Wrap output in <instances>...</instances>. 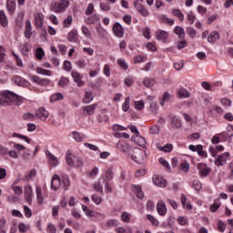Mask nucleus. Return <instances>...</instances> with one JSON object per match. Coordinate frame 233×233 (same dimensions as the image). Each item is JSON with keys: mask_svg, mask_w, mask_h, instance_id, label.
I'll list each match as a JSON object with an SVG mask.
<instances>
[{"mask_svg": "<svg viewBox=\"0 0 233 233\" xmlns=\"http://www.w3.org/2000/svg\"><path fill=\"white\" fill-rule=\"evenodd\" d=\"M12 103L21 105L23 98L12 91H5L2 93V96H0V106H8V105H12Z\"/></svg>", "mask_w": 233, "mask_h": 233, "instance_id": "f257e3e1", "label": "nucleus"}, {"mask_svg": "<svg viewBox=\"0 0 233 233\" xmlns=\"http://www.w3.org/2000/svg\"><path fill=\"white\" fill-rule=\"evenodd\" d=\"M70 6V0H56L50 5V11L55 14H63Z\"/></svg>", "mask_w": 233, "mask_h": 233, "instance_id": "f03ea898", "label": "nucleus"}, {"mask_svg": "<svg viewBox=\"0 0 233 233\" xmlns=\"http://www.w3.org/2000/svg\"><path fill=\"white\" fill-rule=\"evenodd\" d=\"M66 163L69 167H76L79 168L83 165V160L76 157V155L72 154V151L68 150L66 155Z\"/></svg>", "mask_w": 233, "mask_h": 233, "instance_id": "7ed1b4c3", "label": "nucleus"}, {"mask_svg": "<svg viewBox=\"0 0 233 233\" xmlns=\"http://www.w3.org/2000/svg\"><path fill=\"white\" fill-rule=\"evenodd\" d=\"M13 150H10L7 152L10 157H13L14 159H17L19 157L18 152H21L23 150H26V147L23 145L14 143Z\"/></svg>", "mask_w": 233, "mask_h": 233, "instance_id": "20e7f679", "label": "nucleus"}, {"mask_svg": "<svg viewBox=\"0 0 233 233\" xmlns=\"http://www.w3.org/2000/svg\"><path fill=\"white\" fill-rule=\"evenodd\" d=\"M197 168L198 169V173L201 176V177H207V176H208V174H210L212 170L205 163H198Z\"/></svg>", "mask_w": 233, "mask_h": 233, "instance_id": "39448f33", "label": "nucleus"}, {"mask_svg": "<svg viewBox=\"0 0 233 233\" xmlns=\"http://www.w3.org/2000/svg\"><path fill=\"white\" fill-rule=\"evenodd\" d=\"M228 159H230V154L228 152L223 153L217 157L215 165L217 167H223V165H227Z\"/></svg>", "mask_w": 233, "mask_h": 233, "instance_id": "423d86ee", "label": "nucleus"}, {"mask_svg": "<svg viewBox=\"0 0 233 233\" xmlns=\"http://www.w3.org/2000/svg\"><path fill=\"white\" fill-rule=\"evenodd\" d=\"M113 34L116 35V37H123L125 35V28H123V25L119 24V22H116L113 25Z\"/></svg>", "mask_w": 233, "mask_h": 233, "instance_id": "0eeeda50", "label": "nucleus"}, {"mask_svg": "<svg viewBox=\"0 0 233 233\" xmlns=\"http://www.w3.org/2000/svg\"><path fill=\"white\" fill-rule=\"evenodd\" d=\"M31 81L33 83H36L39 86H48L50 85V79L48 78H41L37 76H31Z\"/></svg>", "mask_w": 233, "mask_h": 233, "instance_id": "6e6552de", "label": "nucleus"}, {"mask_svg": "<svg viewBox=\"0 0 233 233\" xmlns=\"http://www.w3.org/2000/svg\"><path fill=\"white\" fill-rule=\"evenodd\" d=\"M71 76L73 77L75 83H76L77 86H85V81H83V76L79 74L76 70H73L71 72Z\"/></svg>", "mask_w": 233, "mask_h": 233, "instance_id": "1a4fd4ad", "label": "nucleus"}, {"mask_svg": "<svg viewBox=\"0 0 233 233\" xmlns=\"http://www.w3.org/2000/svg\"><path fill=\"white\" fill-rule=\"evenodd\" d=\"M133 5H134V7L136 8L137 12H138V14H140V15H142L143 17H148V9L145 5H143L137 2H134Z\"/></svg>", "mask_w": 233, "mask_h": 233, "instance_id": "9d476101", "label": "nucleus"}, {"mask_svg": "<svg viewBox=\"0 0 233 233\" xmlns=\"http://www.w3.org/2000/svg\"><path fill=\"white\" fill-rule=\"evenodd\" d=\"M35 17V26L37 30L43 28V23H45V15L42 13H36L34 15Z\"/></svg>", "mask_w": 233, "mask_h": 233, "instance_id": "9b49d317", "label": "nucleus"}, {"mask_svg": "<svg viewBox=\"0 0 233 233\" xmlns=\"http://www.w3.org/2000/svg\"><path fill=\"white\" fill-rule=\"evenodd\" d=\"M145 151L141 149H137L133 152V154H131V159H133V161H136V163H141V161H143Z\"/></svg>", "mask_w": 233, "mask_h": 233, "instance_id": "f8f14e48", "label": "nucleus"}, {"mask_svg": "<svg viewBox=\"0 0 233 233\" xmlns=\"http://www.w3.org/2000/svg\"><path fill=\"white\" fill-rule=\"evenodd\" d=\"M153 183L157 187H160L161 188H165V187H167V180H165V178L157 175L153 176Z\"/></svg>", "mask_w": 233, "mask_h": 233, "instance_id": "ddd939ff", "label": "nucleus"}, {"mask_svg": "<svg viewBox=\"0 0 233 233\" xmlns=\"http://www.w3.org/2000/svg\"><path fill=\"white\" fill-rule=\"evenodd\" d=\"M60 187H61V177H59V175H54L51 179V188L53 190H58Z\"/></svg>", "mask_w": 233, "mask_h": 233, "instance_id": "4468645a", "label": "nucleus"}, {"mask_svg": "<svg viewBox=\"0 0 233 233\" xmlns=\"http://www.w3.org/2000/svg\"><path fill=\"white\" fill-rule=\"evenodd\" d=\"M131 188L138 199H143V198H145V193L143 192V188L140 185H132Z\"/></svg>", "mask_w": 233, "mask_h": 233, "instance_id": "2eb2a0df", "label": "nucleus"}, {"mask_svg": "<svg viewBox=\"0 0 233 233\" xmlns=\"http://www.w3.org/2000/svg\"><path fill=\"white\" fill-rule=\"evenodd\" d=\"M96 108H97V103L86 106L83 111L84 116H93L94 112H96Z\"/></svg>", "mask_w": 233, "mask_h": 233, "instance_id": "dca6fc26", "label": "nucleus"}, {"mask_svg": "<svg viewBox=\"0 0 233 233\" xmlns=\"http://www.w3.org/2000/svg\"><path fill=\"white\" fill-rule=\"evenodd\" d=\"M35 116L41 121H46V119L48 118V111L41 107L36 111Z\"/></svg>", "mask_w": 233, "mask_h": 233, "instance_id": "f3484780", "label": "nucleus"}, {"mask_svg": "<svg viewBox=\"0 0 233 233\" xmlns=\"http://www.w3.org/2000/svg\"><path fill=\"white\" fill-rule=\"evenodd\" d=\"M157 210L159 216H165L167 214V204L163 200H160L157 204Z\"/></svg>", "mask_w": 233, "mask_h": 233, "instance_id": "a211bd4d", "label": "nucleus"}, {"mask_svg": "<svg viewBox=\"0 0 233 233\" xmlns=\"http://www.w3.org/2000/svg\"><path fill=\"white\" fill-rule=\"evenodd\" d=\"M24 194L27 203H32V186L26 185L24 187Z\"/></svg>", "mask_w": 233, "mask_h": 233, "instance_id": "6ab92c4d", "label": "nucleus"}, {"mask_svg": "<svg viewBox=\"0 0 233 233\" xmlns=\"http://www.w3.org/2000/svg\"><path fill=\"white\" fill-rule=\"evenodd\" d=\"M46 154V157L49 161V165L51 167H57V165H59V160L57 159V157H56V156H54L52 153H50V151H47Z\"/></svg>", "mask_w": 233, "mask_h": 233, "instance_id": "aec40b11", "label": "nucleus"}, {"mask_svg": "<svg viewBox=\"0 0 233 233\" xmlns=\"http://www.w3.org/2000/svg\"><path fill=\"white\" fill-rule=\"evenodd\" d=\"M32 22L30 20L25 21V37L30 39L32 37Z\"/></svg>", "mask_w": 233, "mask_h": 233, "instance_id": "412c9836", "label": "nucleus"}, {"mask_svg": "<svg viewBox=\"0 0 233 233\" xmlns=\"http://www.w3.org/2000/svg\"><path fill=\"white\" fill-rule=\"evenodd\" d=\"M156 36L158 41H163V43H165L168 38V33L164 30H158L156 32Z\"/></svg>", "mask_w": 233, "mask_h": 233, "instance_id": "4be33fe9", "label": "nucleus"}, {"mask_svg": "<svg viewBox=\"0 0 233 233\" xmlns=\"http://www.w3.org/2000/svg\"><path fill=\"white\" fill-rule=\"evenodd\" d=\"M77 29H72L68 34H67V40L70 43H76L77 42Z\"/></svg>", "mask_w": 233, "mask_h": 233, "instance_id": "5701e85b", "label": "nucleus"}, {"mask_svg": "<svg viewBox=\"0 0 233 233\" xmlns=\"http://www.w3.org/2000/svg\"><path fill=\"white\" fill-rule=\"evenodd\" d=\"M169 117L171 118V125L173 128H181V120L177 118V116H176L175 115H170Z\"/></svg>", "mask_w": 233, "mask_h": 233, "instance_id": "b1692460", "label": "nucleus"}, {"mask_svg": "<svg viewBox=\"0 0 233 233\" xmlns=\"http://www.w3.org/2000/svg\"><path fill=\"white\" fill-rule=\"evenodd\" d=\"M6 8H7L8 14L12 15L14 12H15V8H16L15 0H7Z\"/></svg>", "mask_w": 233, "mask_h": 233, "instance_id": "393cba45", "label": "nucleus"}, {"mask_svg": "<svg viewBox=\"0 0 233 233\" xmlns=\"http://www.w3.org/2000/svg\"><path fill=\"white\" fill-rule=\"evenodd\" d=\"M0 24L4 28L8 26V17H6L4 10H0Z\"/></svg>", "mask_w": 233, "mask_h": 233, "instance_id": "a878e982", "label": "nucleus"}, {"mask_svg": "<svg viewBox=\"0 0 233 233\" xmlns=\"http://www.w3.org/2000/svg\"><path fill=\"white\" fill-rule=\"evenodd\" d=\"M220 199L221 198H218L214 200V203L209 208L210 212H218V209L221 207Z\"/></svg>", "mask_w": 233, "mask_h": 233, "instance_id": "bb28decb", "label": "nucleus"}, {"mask_svg": "<svg viewBox=\"0 0 233 233\" xmlns=\"http://www.w3.org/2000/svg\"><path fill=\"white\" fill-rule=\"evenodd\" d=\"M87 218H91V219H105V215L99 212L92 211L89 213Z\"/></svg>", "mask_w": 233, "mask_h": 233, "instance_id": "cd10ccee", "label": "nucleus"}, {"mask_svg": "<svg viewBox=\"0 0 233 233\" xmlns=\"http://www.w3.org/2000/svg\"><path fill=\"white\" fill-rule=\"evenodd\" d=\"M35 190H36L37 203H39V205H43V201H45V198H43V191L41 190V187L37 186Z\"/></svg>", "mask_w": 233, "mask_h": 233, "instance_id": "c85d7f7f", "label": "nucleus"}, {"mask_svg": "<svg viewBox=\"0 0 233 233\" xmlns=\"http://www.w3.org/2000/svg\"><path fill=\"white\" fill-rule=\"evenodd\" d=\"M13 81L15 85H18V86H25V85H26V80L19 76H14Z\"/></svg>", "mask_w": 233, "mask_h": 233, "instance_id": "c756f323", "label": "nucleus"}, {"mask_svg": "<svg viewBox=\"0 0 233 233\" xmlns=\"http://www.w3.org/2000/svg\"><path fill=\"white\" fill-rule=\"evenodd\" d=\"M72 23H74V17H72L71 15H68L63 22L64 28H70V26H72Z\"/></svg>", "mask_w": 233, "mask_h": 233, "instance_id": "7c9ffc66", "label": "nucleus"}, {"mask_svg": "<svg viewBox=\"0 0 233 233\" xmlns=\"http://www.w3.org/2000/svg\"><path fill=\"white\" fill-rule=\"evenodd\" d=\"M218 39H219V33H218V31L211 33L208 36V43H216V41H218Z\"/></svg>", "mask_w": 233, "mask_h": 233, "instance_id": "2f4dec72", "label": "nucleus"}, {"mask_svg": "<svg viewBox=\"0 0 233 233\" xmlns=\"http://www.w3.org/2000/svg\"><path fill=\"white\" fill-rule=\"evenodd\" d=\"M174 32L180 39H185V29L181 26H176Z\"/></svg>", "mask_w": 233, "mask_h": 233, "instance_id": "473e14b6", "label": "nucleus"}, {"mask_svg": "<svg viewBox=\"0 0 233 233\" xmlns=\"http://www.w3.org/2000/svg\"><path fill=\"white\" fill-rule=\"evenodd\" d=\"M63 99H65V96H63V94L56 93L51 96L50 101L51 103H56V101H63Z\"/></svg>", "mask_w": 233, "mask_h": 233, "instance_id": "72a5a7b5", "label": "nucleus"}, {"mask_svg": "<svg viewBox=\"0 0 233 233\" xmlns=\"http://www.w3.org/2000/svg\"><path fill=\"white\" fill-rule=\"evenodd\" d=\"M157 148L162 152H172L174 146H172V144H166L164 147L157 146Z\"/></svg>", "mask_w": 233, "mask_h": 233, "instance_id": "f704fd0d", "label": "nucleus"}, {"mask_svg": "<svg viewBox=\"0 0 233 233\" xmlns=\"http://www.w3.org/2000/svg\"><path fill=\"white\" fill-rule=\"evenodd\" d=\"M173 15H176L179 19V21L183 22L185 21V15L181 12L179 9H173L172 10Z\"/></svg>", "mask_w": 233, "mask_h": 233, "instance_id": "c9c22d12", "label": "nucleus"}, {"mask_svg": "<svg viewBox=\"0 0 233 233\" xmlns=\"http://www.w3.org/2000/svg\"><path fill=\"white\" fill-rule=\"evenodd\" d=\"M94 99V95H92V92L86 91L85 93V96L83 98L84 103L88 104Z\"/></svg>", "mask_w": 233, "mask_h": 233, "instance_id": "e433bc0d", "label": "nucleus"}, {"mask_svg": "<svg viewBox=\"0 0 233 233\" xmlns=\"http://www.w3.org/2000/svg\"><path fill=\"white\" fill-rule=\"evenodd\" d=\"M36 73L40 74L41 76H52V71L48 69H44L43 67H37L36 68Z\"/></svg>", "mask_w": 233, "mask_h": 233, "instance_id": "4c0bfd02", "label": "nucleus"}, {"mask_svg": "<svg viewBox=\"0 0 233 233\" xmlns=\"http://www.w3.org/2000/svg\"><path fill=\"white\" fill-rule=\"evenodd\" d=\"M16 182H14L12 185V190L16 194L17 196L23 195V187L19 186H15Z\"/></svg>", "mask_w": 233, "mask_h": 233, "instance_id": "58836bf2", "label": "nucleus"}, {"mask_svg": "<svg viewBox=\"0 0 233 233\" xmlns=\"http://www.w3.org/2000/svg\"><path fill=\"white\" fill-rule=\"evenodd\" d=\"M93 188L96 192H99L102 195L104 194L103 186L101 185V182H95L93 184Z\"/></svg>", "mask_w": 233, "mask_h": 233, "instance_id": "ea45409f", "label": "nucleus"}, {"mask_svg": "<svg viewBox=\"0 0 233 233\" xmlns=\"http://www.w3.org/2000/svg\"><path fill=\"white\" fill-rule=\"evenodd\" d=\"M70 83V80L67 77L62 76L60 80L58 81V86H61L62 88H65L66 85Z\"/></svg>", "mask_w": 233, "mask_h": 233, "instance_id": "a19ab883", "label": "nucleus"}, {"mask_svg": "<svg viewBox=\"0 0 233 233\" xmlns=\"http://www.w3.org/2000/svg\"><path fill=\"white\" fill-rule=\"evenodd\" d=\"M135 140L137 145H139V147H145V145H147V140L145 139V137H142L139 135H137Z\"/></svg>", "mask_w": 233, "mask_h": 233, "instance_id": "79ce46f5", "label": "nucleus"}, {"mask_svg": "<svg viewBox=\"0 0 233 233\" xmlns=\"http://www.w3.org/2000/svg\"><path fill=\"white\" fill-rule=\"evenodd\" d=\"M117 65L122 68L123 70H128V64H127V61L123 58H119L117 60Z\"/></svg>", "mask_w": 233, "mask_h": 233, "instance_id": "37998d69", "label": "nucleus"}, {"mask_svg": "<svg viewBox=\"0 0 233 233\" xmlns=\"http://www.w3.org/2000/svg\"><path fill=\"white\" fill-rule=\"evenodd\" d=\"M130 108V96L126 97L125 102L122 105V109L124 112H128Z\"/></svg>", "mask_w": 233, "mask_h": 233, "instance_id": "c03bdc74", "label": "nucleus"}, {"mask_svg": "<svg viewBox=\"0 0 233 233\" xmlns=\"http://www.w3.org/2000/svg\"><path fill=\"white\" fill-rule=\"evenodd\" d=\"M154 79L152 78H145L144 81H143V85L144 86H147V88H151V86H154Z\"/></svg>", "mask_w": 233, "mask_h": 233, "instance_id": "a18cd8bd", "label": "nucleus"}, {"mask_svg": "<svg viewBox=\"0 0 233 233\" xmlns=\"http://www.w3.org/2000/svg\"><path fill=\"white\" fill-rule=\"evenodd\" d=\"M117 148L120 152H128V144L121 142L117 144Z\"/></svg>", "mask_w": 233, "mask_h": 233, "instance_id": "49530a36", "label": "nucleus"}, {"mask_svg": "<svg viewBox=\"0 0 233 233\" xmlns=\"http://www.w3.org/2000/svg\"><path fill=\"white\" fill-rule=\"evenodd\" d=\"M177 94L179 97H190V93H188V91L185 88L178 89Z\"/></svg>", "mask_w": 233, "mask_h": 233, "instance_id": "de8ad7c7", "label": "nucleus"}, {"mask_svg": "<svg viewBox=\"0 0 233 233\" xmlns=\"http://www.w3.org/2000/svg\"><path fill=\"white\" fill-rule=\"evenodd\" d=\"M198 156H201V157H207L208 155H207V152H205L203 150V146L202 145H197V151Z\"/></svg>", "mask_w": 233, "mask_h": 233, "instance_id": "09e8293b", "label": "nucleus"}, {"mask_svg": "<svg viewBox=\"0 0 233 233\" xmlns=\"http://www.w3.org/2000/svg\"><path fill=\"white\" fill-rule=\"evenodd\" d=\"M44 56H45V50H43L41 47H38L35 51L36 59H38V61H41Z\"/></svg>", "mask_w": 233, "mask_h": 233, "instance_id": "8fccbe9b", "label": "nucleus"}, {"mask_svg": "<svg viewBox=\"0 0 233 233\" xmlns=\"http://www.w3.org/2000/svg\"><path fill=\"white\" fill-rule=\"evenodd\" d=\"M72 134H73V138L75 139V141L81 142V141H83V139H85V136H81L79 134V132H77V131H75Z\"/></svg>", "mask_w": 233, "mask_h": 233, "instance_id": "3c124183", "label": "nucleus"}, {"mask_svg": "<svg viewBox=\"0 0 233 233\" xmlns=\"http://www.w3.org/2000/svg\"><path fill=\"white\" fill-rule=\"evenodd\" d=\"M92 201H94V203L96 205H101V203L103 201V198L99 197V195H97V194H94L92 196Z\"/></svg>", "mask_w": 233, "mask_h": 233, "instance_id": "603ef678", "label": "nucleus"}, {"mask_svg": "<svg viewBox=\"0 0 233 233\" xmlns=\"http://www.w3.org/2000/svg\"><path fill=\"white\" fill-rule=\"evenodd\" d=\"M106 181H112L114 179V171H112V168H108L106 172Z\"/></svg>", "mask_w": 233, "mask_h": 233, "instance_id": "864d4df0", "label": "nucleus"}, {"mask_svg": "<svg viewBox=\"0 0 233 233\" xmlns=\"http://www.w3.org/2000/svg\"><path fill=\"white\" fill-rule=\"evenodd\" d=\"M130 213H127V212H123L122 215H121V219L122 221H124V223H128L130 221Z\"/></svg>", "mask_w": 233, "mask_h": 233, "instance_id": "5fc2aeb1", "label": "nucleus"}, {"mask_svg": "<svg viewBox=\"0 0 233 233\" xmlns=\"http://www.w3.org/2000/svg\"><path fill=\"white\" fill-rule=\"evenodd\" d=\"M100 9L103 12H110V10H111L110 4H108V3H100Z\"/></svg>", "mask_w": 233, "mask_h": 233, "instance_id": "6e6d98bb", "label": "nucleus"}, {"mask_svg": "<svg viewBox=\"0 0 233 233\" xmlns=\"http://www.w3.org/2000/svg\"><path fill=\"white\" fill-rule=\"evenodd\" d=\"M136 110H143L145 108V102L143 100L135 102Z\"/></svg>", "mask_w": 233, "mask_h": 233, "instance_id": "4d7b16f0", "label": "nucleus"}, {"mask_svg": "<svg viewBox=\"0 0 233 233\" xmlns=\"http://www.w3.org/2000/svg\"><path fill=\"white\" fill-rule=\"evenodd\" d=\"M35 176V169H32L27 175L25 176L24 181H30Z\"/></svg>", "mask_w": 233, "mask_h": 233, "instance_id": "13d9d810", "label": "nucleus"}, {"mask_svg": "<svg viewBox=\"0 0 233 233\" xmlns=\"http://www.w3.org/2000/svg\"><path fill=\"white\" fill-rule=\"evenodd\" d=\"M81 30H82V34H84L86 37H87L88 39L92 37V35L90 34V30L88 29V27L83 25Z\"/></svg>", "mask_w": 233, "mask_h": 233, "instance_id": "bf43d9fd", "label": "nucleus"}, {"mask_svg": "<svg viewBox=\"0 0 233 233\" xmlns=\"http://www.w3.org/2000/svg\"><path fill=\"white\" fill-rule=\"evenodd\" d=\"M193 188H195V190H198V191L203 188V187L201 186V182L198 179L193 180Z\"/></svg>", "mask_w": 233, "mask_h": 233, "instance_id": "052dcab7", "label": "nucleus"}, {"mask_svg": "<svg viewBox=\"0 0 233 233\" xmlns=\"http://www.w3.org/2000/svg\"><path fill=\"white\" fill-rule=\"evenodd\" d=\"M119 225L116 219H110L106 222V228H110L111 227H117Z\"/></svg>", "mask_w": 233, "mask_h": 233, "instance_id": "680f3d73", "label": "nucleus"}, {"mask_svg": "<svg viewBox=\"0 0 233 233\" xmlns=\"http://www.w3.org/2000/svg\"><path fill=\"white\" fill-rule=\"evenodd\" d=\"M124 83L126 86H132L134 85V77L132 76H127L125 78Z\"/></svg>", "mask_w": 233, "mask_h": 233, "instance_id": "e2e57ef3", "label": "nucleus"}, {"mask_svg": "<svg viewBox=\"0 0 233 233\" xmlns=\"http://www.w3.org/2000/svg\"><path fill=\"white\" fill-rule=\"evenodd\" d=\"M13 137H19V139H23L26 143H30V141H31L30 138H28V137L23 136V135H19L17 133H14L13 134Z\"/></svg>", "mask_w": 233, "mask_h": 233, "instance_id": "0e129e2a", "label": "nucleus"}, {"mask_svg": "<svg viewBox=\"0 0 233 233\" xmlns=\"http://www.w3.org/2000/svg\"><path fill=\"white\" fill-rule=\"evenodd\" d=\"M116 233H132V228H117L116 229Z\"/></svg>", "mask_w": 233, "mask_h": 233, "instance_id": "69168bd1", "label": "nucleus"}, {"mask_svg": "<svg viewBox=\"0 0 233 233\" xmlns=\"http://www.w3.org/2000/svg\"><path fill=\"white\" fill-rule=\"evenodd\" d=\"M5 227H6V219L1 218L0 219V233H6L5 230Z\"/></svg>", "mask_w": 233, "mask_h": 233, "instance_id": "338daca9", "label": "nucleus"}, {"mask_svg": "<svg viewBox=\"0 0 233 233\" xmlns=\"http://www.w3.org/2000/svg\"><path fill=\"white\" fill-rule=\"evenodd\" d=\"M46 231L48 233H56L57 232V228L54 224H48Z\"/></svg>", "mask_w": 233, "mask_h": 233, "instance_id": "774afa93", "label": "nucleus"}]
</instances>
